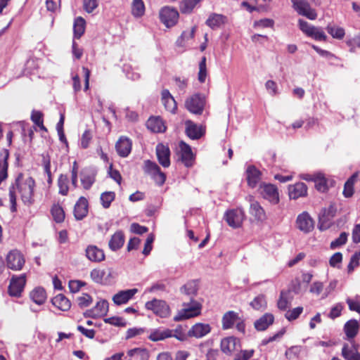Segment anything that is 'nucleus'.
Here are the masks:
<instances>
[{"mask_svg":"<svg viewBox=\"0 0 360 360\" xmlns=\"http://www.w3.org/2000/svg\"><path fill=\"white\" fill-rule=\"evenodd\" d=\"M227 22V17L218 13H212L206 20V25L212 30L219 27Z\"/></svg>","mask_w":360,"mask_h":360,"instance_id":"c756f323","label":"nucleus"},{"mask_svg":"<svg viewBox=\"0 0 360 360\" xmlns=\"http://www.w3.org/2000/svg\"><path fill=\"white\" fill-rule=\"evenodd\" d=\"M159 16L160 21L167 27H171L177 23L179 15L175 8L166 6L160 9Z\"/></svg>","mask_w":360,"mask_h":360,"instance_id":"6e6552de","label":"nucleus"},{"mask_svg":"<svg viewBox=\"0 0 360 360\" xmlns=\"http://www.w3.org/2000/svg\"><path fill=\"white\" fill-rule=\"evenodd\" d=\"M131 141L125 136L119 139L115 144V149L117 154L122 158L127 157L131 150Z\"/></svg>","mask_w":360,"mask_h":360,"instance_id":"a211bd4d","label":"nucleus"},{"mask_svg":"<svg viewBox=\"0 0 360 360\" xmlns=\"http://www.w3.org/2000/svg\"><path fill=\"white\" fill-rule=\"evenodd\" d=\"M35 181L31 176H24L22 174H19L15 179V184L9 188V200L11 202V210L14 212L16 211V195L15 188H18L20 198L26 206H31L34 203V188Z\"/></svg>","mask_w":360,"mask_h":360,"instance_id":"f257e3e1","label":"nucleus"},{"mask_svg":"<svg viewBox=\"0 0 360 360\" xmlns=\"http://www.w3.org/2000/svg\"><path fill=\"white\" fill-rule=\"evenodd\" d=\"M91 139L92 135L91 131L88 129L85 130L81 138V147L84 149L87 148Z\"/></svg>","mask_w":360,"mask_h":360,"instance_id":"0e129e2a","label":"nucleus"},{"mask_svg":"<svg viewBox=\"0 0 360 360\" xmlns=\"http://www.w3.org/2000/svg\"><path fill=\"white\" fill-rule=\"evenodd\" d=\"M138 292L136 288L121 290L112 297V301L116 305L126 304Z\"/></svg>","mask_w":360,"mask_h":360,"instance_id":"aec40b11","label":"nucleus"},{"mask_svg":"<svg viewBox=\"0 0 360 360\" xmlns=\"http://www.w3.org/2000/svg\"><path fill=\"white\" fill-rule=\"evenodd\" d=\"M313 179L315 183V187L318 191L325 192L328 189V181L323 174L317 173L314 174Z\"/></svg>","mask_w":360,"mask_h":360,"instance_id":"4c0bfd02","label":"nucleus"},{"mask_svg":"<svg viewBox=\"0 0 360 360\" xmlns=\"http://www.w3.org/2000/svg\"><path fill=\"white\" fill-rule=\"evenodd\" d=\"M30 299L37 304L41 305L46 300V293L43 288H35L30 293Z\"/></svg>","mask_w":360,"mask_h":360,"instance_id":"c9c22d12","label":"nucleus"},{"mask_svg":"<svg viewBox=\"0 0 360 360\" xmlns=\"http://www.w3.org/2000/svg\"><path fill=\"white\" fill-rule=\"evenodd\" d=\"M53 305L63 311H68L71 307L70 301L63 294H58L51 300Z\"/></svg>","mask_w":360,"mask_h":360,"instance_id":"473e14b6","label":"nucleus"},{"mask_svg":"<svg viewBox=\"0 0 360 360\" xmlns=\"http://www.w3.org/2000/svg\"><path fill=\"white\" fill-rule=\"evenodd\" d=\"M250 213L259 221H263L266 218L264 209L257 201L252 200L250 203Z\"/></svg>","mask_w":360,"mask_h":360,"instance_id":"e433bc0d","label":"nucleus"},{"mask_svg":"<svg viewBox=\"0 0 360 360\" xmlns=\"http://www.w3.org/2000/svg\"><path fill=\"white\" fill-rule=\"evenodd\" d=\"M202 0H182L180 4V11L182 13H191L195 6Z\"/></svg>","mask_w":360,"mask_h":360,"instance_id":"49530a36","label":"nucleus"},{"mask_svg":"<svg viewBox=\"0 0 360 360\" xmlns=\"http://www.w3.org/2000/svg\"><path fill=\"white\" fill-rule=\"evenodd\" d=\"M326 30L333 38L337 39H342L345 34V30L342 27L333 24H328Z\"/></svg>","mask_w":360,"mask_h":360,"instance_id":"ea45409f","label":"nucleus"},{"mask_svg":"<svg viewBox=\"0 0 360 360\" xmlns=\"http://www.w3.org/2000/svg\"><path fill=\"white\" fill-rule=\"evenodd\" d=\"M238 340L233 337L224 338L221 342V349L225 354H231L237 349Z\"/></svg>","mask_w":360,"mask_h":360,"instance_id":"72a5a7b5","label":"nucleus"},{"mask_svg":"<svg viewBox=\"0 0 360 360\" xmlns=\"http://www.w3.org/2000/svg\"><path fill=\"white\" fill-rule=\"evenodd\" d=\"M337 213V207L331 203L328 207L323 208L319 214V229L321 231L328 229L332 224V220Z\"/></svg>","mask_w":360,"mask_h":360,"instance_id":"39448f33","label":"nucleus"},{"mask_svg":"<svg viewBox=\"0 0 360 360\" xmlns=\"http://www.w3.org/2000/svg\"><path fill=\"white\" fill-rule=\"evenodd\" d=\"M288 191L290 198L295 200L307 195V187L304 183L298 182L294 185L290 186Z\"/></svg>","mask_w":360,"mask_h":360,"instance_id":"393cba45","label":"nucleus"},{"mask_svg":"<svg viewBox=\"0 0 360 360\" xmlns=\"http://www.w3.org/2000/svg\"><path fill=\"white\" fill-rule=\"evenodd\" d=\"M85 254L86 258L93 262H101L105 259L103 250L96 245H88L85 250Z\"/></svg>","mask_w":360,"mask_h":360,"instance_id":"6ab92c4d","label":"nucleus"},{"mask_svg":"<svg viewBox=\"0 0 360 360\" xmlns=\"http://www.w3.org/2000/svg\"><path fill=\"white\" fill-rule=\"evenodd\" d=\"M88 213L87 200L81 197L76 202L74 207V215L77 220H81L86 216Z\"/></svg>","mask_w":360,"mask_h":360,"instance_id":"b1692460","label":"nucleus"},{"mask_svg":"<svg viewBox=\"0 0 360 360\" xmlns=\"http://www.w3.org/2000/svg\"><path fill=\"white\" fill-rule=\"evenodd\" d=\"M105 275V272L104 270L94 269L90 273V276L91 279L97 283H102L103 281V278Z\"/></svg>","mask_w":360,"mask_h":360,"instance_id":"4d7b16f0","label":"nucleus"},{"mask_svg":"<svg viewBox=\"0 0 360 360\" xmlns=\"http://www.w3.org/2000/svg\"><path fill=\"white\" fill-rule=\"evenodd\" d=\"M259 189L264 198L268 200L272 204H277L278 202V192L274 185L263 183L260 185Z\"/></svg>","mask_w":360,"mask_h":360,"instance_id":"4468645a","label":"nucleus"},{"mask_svg":"<svg viewBox=\"0 0 360 360\" xmlns=\"http://www.w3.org/2000/svg\"><path fill=\"white\" fill-rule=\"evenodd\" d=\"M274 321V316L272 314L266 313L254 323L255 328L258 331L266 330Z\"/></svg>","mask_w":360,"mask_h":360,"instance_id":"bb28decb","label":"nucleus"},{"mask_svg":"<svg viewBox=\"0 0 360 360\" xmlns=\"http://www.w3.org/2000/svg\"><path fill=\"white\" fill-rule=\"evenodd\" d=\"M156 155L159 163L164 167L170 165V150L168 146L159 143L156 146Z\"/></svg>","mask_w":360,"mask_h":360,"instance_id":"f3484780","label":"nucleus"},{"mask_svg":"<svg viewBox=\"0 0 360 360\" xmlns=\"http://www.w3.org/2000/svg\"><path fill=\"white\" fill-rule=\"evenodd\" d=\"M95 181L94 174L86 172L84 171L81 173V182L84 189H89Z\"/></svg>","mask_w":360,"mask_h":360,"instance_id":"8fccbe9b","label":"nucleus"},{"mask_svg":"<svg viewBox=\"0 0 360 360\" xmlns=\"http://www.w3.org/2000/svg\"><path fill=\"white\" fill-rule=\"evenodd\" d=\"M296 226L300 231L307 233L314 229V221L307 212H303L297 217Z\"/></svg>","mask_w":360,"mask_h":360,"instance_id":"ddd939ff","label":"nucleus"},{"mask_svg":"<svg viewBox=\"0 0 360 360\" xmlns=\"http://www.w3.org/2000/svg\"><path fill=\"white\" fill-rule=\"evenodd\" d=\"M51 214L54 221L57 223H61L65 219V212L63 207L58 204H54L51 210Z\"/></svg>","mask_w":360,"mask_h":360,"instance_id":"de8ad7c7","label":"nucleus"},{"mask_svg":"<svg viewBox=\"0 0 360 360\" xmlns=\"http://www.w3.org/2000/svg\"><path fill=\"white\" fill-rule=\"evenodd\" d=\"M211 331V327L207 323H198L192 326L188 330V335L189 337H195L196 338H201Z\"/></svg>","mask_w":360,"mask_h":360,"instance_id":"412c9836","label":"nucleus"},{"mask_svg":"<svg viewBox=\"0 0 360 360\" xmlns=\"http://www.w3.org/2000/svg\"><path fill=\"white\" fill-rule=\"evenodd\" d=\"M205 97L200 94H195L185 101L186 109L193 114L201 115L204 110Z\"/></svg>","mask_w":360,"mask_h":360,"instance_id":"1a4fd4ad","label":"nucleus"},{"mask_svg":"<svg viewBox=\"0 0 360 360\" xmlns=\"http://www.w3.org/2000/svg\"><path fill=\"white\" fill-rule=\"evenodd\" d=\"M348 233L345 232H342L340 233V236L336 238L335 240L332 241L330 243V248L332 249L337 248L339 246H341L346 243L347 240Z\"/></svg>","mask_w":360,"mask_h":360,"instance_id":"680f3d73","label":"nucleus"},{"mask_svg":"<svg viewBox=\"0 0 360 360\" xmlns=\"http://www.w3.org/2000/svg\"><path fill=\"white\" fill-rule=\"evenodd\" d=\"M342 356L345 360H360L358 346L353 345L349 347L348 344H344L342 348Z\"/></svg>","mask_w":360,"mask_h":360,"instance_id":"cd10ccee","label":"nucleus"},{"mask_svg":"<svg viewBox=\"0 0 360 360\" xmlns=\"http://www.w3.org/2000/svg\"><path fill=\"white\" fill-rule=\"evenodd\" d=\"M293 8L299 15L304 16L309 20H315L317 13L315 9L312 8L307 0H291Z\"/></svg>","mask_w":360,"mask_h":360,"instance_id":"9d476101","label":"nucleus"},{"mask_svg":"<svg viewBox=\"0 0 360 360\" xmlns=\"http://www.w3.org/2000/svg\"><path fill=\"white\" fill-rule=\"evenodd\" d=\"M161 100L167 111L175 113L177 109L176 102L168 89H163L162 91Z\"/></svg>","mask_w":360,"mask_h":360,"instance_id":"4be33fe9","label":"nucleus"},{"mask_svg":"<svg viewBox=\"0 0 360 360\" xmlns=\"http://www.w3.org/2000/svg\"><path fill=\"white\" fill-rule=\"evenodd\" d=\"M127 354L131 357H135L138 360H148L149 353L145 348H134L128 351Z\"/></svg>","mask_w":360,"mask_h":360,"instance_id":"a19ab883","label":"nucleus"},{"mask_svg":"<svg viewBox=\"0 0 360 360\" xmlns=\"http://www.w3.org/2000/svg\"><path fill=\"white\" fill-rule=\"evenodd\" d=\"M86 22L82 17L75 18L73 25L74 37L79 39L85 31Z\"/></svg>","mask_w":360,"mask_h":360,"instance_id":"58836bf2","label":"nucleus"},{"mask_svg":"<svg viewBox=\"0 0 360 360\" xmlns=\"http://www.w3.org/2000/svg\"><path fill=\"white\" fill-rule=\"evenodd\" d=\"M180 147V159L182 163L187 167H191L193 164V153L189 145L184 141H181Z\"/></svg>","mask_w":360,"mask_h":360,"instance_id":"dca6fc26","label":"nucleus"},{"mask_svg":"<svg viewBox=\"0 0 360 360\" xmlns=\"http://www.w3.org/2000/svg\"><path fill=\"white\" fill-rule=\"evenodd\" d=\"M145 328H129L127 331L126 339L129 340L137 335H140L143 333Z\"/></svg>","mask_w":360,"mask_h":360,"instance_id":"338daca9","label":"nucleus"},{"mask_svg":"<svg viewBox=\"0 0 360 360\" xmlns=\"http://www.w3.org/2000/svg\"><path fill=\"white\" fill-rule=\"evenodd\" d=\"M115 193L112 191H105L101 195V202L102 206L105 208H109L111 202L115 200Z\"/></svg>","mask_w":360,"mask_h":360,"instance_id":"603ef678","label":"nucleus"},{"mask_svg":"<svg viewBox=\"0 0 360 360\" xmlns=\"http://www.w3.org/2000/svg\"><path fill=\"white\" fill-rule=\"evenodd\" d=\"M84 285L85 283L82 281H70L69 282V288L71 292L75 293L77 292L80 290V288Z\"/></svg>","mask_w":360,"mask_h":360,"instance_id":"774afa93","label":"nucleus"},{"mask_svg":"<svg viewBox=\"0 0 360 360\" xmlns=\"http://www.w3.org/2000/svg\"><path fill=\"white\" fill-rule=\"evenodd\" d=\"M172 338H175L176 340L184 342L187 340L188 333H186V326L178 325L175 329L171 330Z\"/></svg>","mask_w":360,"mask_h":360,"instance_id":"09e8293b","label":"nucleus"},{"mask_svg":"<svg viewBox=\"0 0 360 360\" xmlns=\"http://www.w3.org/2000/svg\"><path fill=\"white\" fill-rule=\"evenodd\" d=\"M78 305L80 308L89 307L93 302V298L89 294H83L77 298Z\"/></svg>","mask_w":360,"mask_h":360,"instance_id":"bf43d9fd","label":"nucleus"},{"mask_svg":"<svg viewBox=\"0 0 360 360\" xmlns=\"http://www.w3.org/2000/svg\"><path fill=\"white\" fill-rule=\"evenodd\" d=\"M344 331L347 339H353L358 333L359 323L355 319H351L344 326Z\"/></svg>","mask_w":360,"mask_h":360,"instance_id":"f704fd0d","label":"nucleus"},{"mask_svg":"<svg viewBox=\"0 0 360 360\" xmlns=\"http://www.w3.org/2000/svg\"><path fill=\"white\" fill-rule=\"evenodd\" d=\"M182 306L184 308L179 310L173 319L176 322L193 318L201 314L202 304L193 298L188 302H183Z\"/></svg>","mask_w":360,"mask_h":360,"instance_id":"f03ea898","label":"nucleus"},{"mask_svg":"<svg viewBox=\"0 0 360 360\" xmlns=\"http://www.w3.org/2000/svg\"><path fill=\"white\" fill-rule=\"evenodd\" d=\"M185 125L186 134L193 140H198L205 134V130L202 126L198 125L191 120H186Z\"/></svg>","mask_w":360,"mask_h":360,"instance_id":"2eb2a0df","label":"nucleus"},{"mask_svg":"<svg viewBox=\"0 0 360 360\" xmlns=\"http://www.w3.org/2000/svg\"><path fill=\"white\" fill-rule=\"evenodd\" d=\"M206 77H207L206 58L204 56L202 58V59L199 63V72H198L199 82L201 83L205 82Z\"/></svg>","mask_w":360,"mask_h":360,"instance_id":"6e6d98bb","label":"nucleus"},{"mask_svg":"<svg viewBox=\"0 0 360 360\" xmlns=\"http://www.w3.org/2000/svg\"><path fill=\"white\" fill-rule=\"evenodd\" d=\"M147 128L154 133H163L167 127L165 122L160 117H151L146 122Z\"/></svg>","mask_w":360,"mask_h":360,"instance_id":"5701e85b","label":"nucleus"},{"mask_svg":"<svg viewBox=\"0 0 360 360\" xmlns=\"http://www.w3.org/2000/svg\"><path fill=\"white\" fill-rule=\"evenodd\" d=\"M143 169L146 174L151 176L156 184L162 186L165 182V174L161 172L160 167L155 162L149 160H146L144 162Z\"/></svg>","mask_w":360,"mask_h":360,"instance_id":"0eeeda50","label":"nucleus"},{"mask_svg":"<svg viewBox=\"0 0 360 360\" xmlns=\"http://www.w3.org/2000/svg\"><path fill=\"white\" fill-rule=\"evenodd\" d=\"M358 174L352 175L345 184L343 195L346 198L351 197L354 193V184L357 179Z\"/></svg>","mask_w":360,"mask_h":360,"instance_id":"a18cd8bd","label":"nucleus"},{"mask_svg":"<svg viewBox=\"0 0 360 360\" xmlns=\"http://www.w3.org/2000/svg\"><path fill=\"white\" fill-rule=\"evenodd\" d=\"M155 237L153 234H149L145 242L144 248L143 250V254L144 255H148L150 254L153 248L152 243H153Z\"/></svg>","mask_w":360,"mask_h":360,"instance_id":"69168bd1","label":"nucleus"},{"mask_svg":"<svg viewBox=\"0 0 360 360\" xmlns=\"http://www.w3.org/2000/svg\"><path fill=\"white\" fill-rule=\"evenodd\" d=\"M303 311L302 307H297L292 310H288L285 317L290 321L297 319Z\"/></svg>","mask_w":360,"mask_h":360,"instance_id":"13d9d810","label":"nucleus"},{"mask_svg":"<svg viewBox=\"0 0 360 360\" xmlns=\"http://www.w3.org/2000/svg\"><path fill=\"white\" fill-rule=\"evenodd\" d=\"M239 318L238 314L234 311L226 312L221 319L222 328L226 330L233 328Z\"/></svg>","mask_w":360,"mask_h":360,"instance_id":"c85d7f7f","label":"nucleus"},{"mask_svg":"<svg viewBox=\"0 0 360 360\" xmlns=\"http://www.w3.org/2000/svg\"><path fill=\"white\" fill-rule=\"evenodd\" d=\"M96 318L104 316L108 311V302L103 300L98 302L92 308Z\"/></svg>","mask_w":360,"mask_h":360,"instance_id":"79ce46f5","label":"nucleus"},{"mask_svg":"<svg viewBox=\"0 0 360 360\" xmlns=\"http://www.w3.org/2000/svg\"><path fill=\"white\" fill-rule=\"evenodd\" d=\"M250 305L255 310L263 311L266 309L267 303L265 296L262 294L256 296L250 303Z\"/></svg>","mask_w":360,"mask_h":360,"instance_id":"c03bdc74","label":"nucleus"},{"mask_svg":"<svg viewBox=\"0 0 360 360\" xmlns=\"http://www.w3.org/2000/svg\"><path fill=\"white\" fill-rule=\"evenodd\" d=\"M298 25L301 31L307 37L319 41L327 40V36L321 27H315L302 19L298 20Z\"/></svg>","mask_w":360,"mask_h":360,"instance_id":"7ed1b4c3","label":"nucleus"},{"mask_svg":"<svg viewBox=\"0 0 360 360\" xmlns=\"http://www.w3.org/2000/svg\"><path fill=\"white\" fill-rule=\"evenodd\" d=\"M290 291H281L280 297L278 300V307L281 310H285L290 303L289 301Z\"/></svg>","mask_w":360,"mask_h":360,"instance_id":"5fc2aeb1","label":"nucleus"},{"mask_svg":"<svg viewBox=\"0 0 360 360\" xmlns=\"http://www.w3.org/2000/svg\"><path fill=\"white\" fill-rule=\"evenodd\" d=\"M68 178L67 175L60 174L58 179V186L59 188V193L62 195H67L68 193Z\"/></svg>","mask_w":360,"mask_h":360,"instance_id":"3c124183","label":"nucleus"},{"mask_svg":"<svg viewBox=\"0 0 360 360\" xmlns=\"http://www.w3.org/2000/svg\"><path fill=\"white\" fill-rule=\"evenodd\" d=\"M131 13L136 18L141 17L145 13V5L143 0H133Z\"/></svg>","mask_w":360,"mask_h":360,"instance_id":"37998d69","label":"nucleus"},{"mask_svg":"<svg viewBox=\"0 0 360 360\" xmlns=\"http://www.w3.org/2000/svg\"><path fill=\"white\" fill-rule=\"evenodd\" d=\"M171 334V329L158 328L150 331L148 338L153 342H158L172 338Z\"/></svg>","mask_w":360,"mask_h":360,"instance_id":"a878e982","label":"nucleus"},{"mask_svg":"<svg viewBox=\"0 0 360 360\" xmlns=\"http://www.w3.org/2000/svg\"><path fill=\"white\" fill-rule=\"evenodd\" d=\"M98 6V0H83V8L88 13H92Z\"/></svg>","mask_w":360,"mask_h":360,"instance_id":"052dcab7","label":"nucleus"},{"mask_svg":"<svg viewBox=\"0 0 360 360\" xmlns=\"http://www.w3.org/2000/svg\"><path fill=\"white\" fill-rule=\"evenodd\" d=\"M254 353V349L241 350L236 355L234 360H249L253 356Z\"/></svg>","mask_w":360,"mask_h":360,"instance_id":"e2e57ef3","label":"nucleus"},{"mask_svg":"<svg viewBox=\"0 0 360 360\" xmlns=\"http://www.w3.org/2000/svg\"><path fill=\"white\" fill-rule=\"evenodd\" d=\"M25 262L24 256L18 250H11L7 255L6 264L10 269L20 271L24 266Z\"/></svg>","mask_w":360,"mask_h":360,"instance_id":"f8f14e48","label":"nucleus"},{"mask_svg":"<svg viewBox=\"0 0 360 360\" xmlns=\"http://www.w3.org/2000/svg\"><path fill=\"white\" fill-rule=\"evenodd\" d=\"M26 283L25 274L13 276L8 286V293L11 296L20 297Z\"/></svg>","mask_w":360,"mask_h":360,"instance_id":"9b49d317","label":"nucleus"},{"mask_svg":"<svg viewBox=\"0 0 360 360\" xmlns=\"http://www.w3.org/2000/svg\"><path fill=\"white\" fill-rule=\"evenodd\" d=\"M245 219V214L241 208L229 210L224 216V219L228 225L233 229L240 228Z\"/></svg>","mask_w":360,"mask_h":360,"instance_id":"423d86ee","label":"nucleus"},{"mask_svg":"<svg viewBox=\"0 0 360 360\" xmlns=\"http://www.w3.org/2000/svg\"><path fill=\"white\" fill-rule=\"evenodd\" d=\"M180 291L187 295H195L198 291L197 284L193 281H188L181 288Z\"/></svg>","mask_w":360,"mask_h":360,"instance_id":"864d4df0","label":"nucleus"},{"mask_svg":"<svg viewBox=\"0 0 360 360\" xmlns=\"http://www.w3.org/2000/svg\"><path fill=\"white\" fill-rule=\"evenodd\" d=\"M248 185L255 188L260 180L261 172L254 165H250L246 170Z\"/></svg>","mask_w":360,"mask_h":360,"instance_id":"7c9ffc66","label":"nucleus"},{"mask_svg":"<svg viewBox=\"0 0 360 360\" xmlns=\"http://www.w3.org/2000/svg\"><path fill=\"white\" fill-rule=\"evenodd\" d=\"M146 309L152 311L160 318H167L171 314V309L168 304L162 300L153 299L145 304Z\"/></svg>","mask_w":360,"mask_h":360,"instance_id":"20e7f679","label":"nucleus"},{"mask_svg":"<svg viewBox=\"0 0 360 360\" xmlns=\"http://www.w3.org/2000/svg\"><path fill=\"white\" fill-rule=\"evenodd\" d=\"M124 243V236L122 231H118L115 232L111 237L108 246L112 251H117L120 249Z\"/></svg>","mask_w":360,"mask_h":360,"instance_id":"2f4dec72","label":"nucleus"}]
</instances>
